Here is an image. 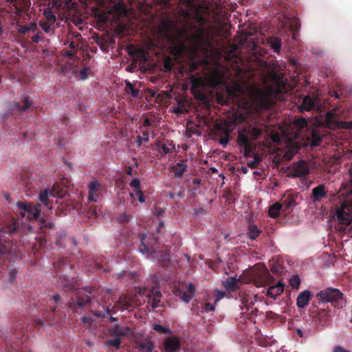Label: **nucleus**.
<instances>
[{
    "label": "nucleus",
    "mask_w": 352,
    "mask_h": 352,
    "mask_svg": "<svg viewBox=\"0 0 352 352\" xmlns=\"http://www.w3.org/2000/svg\"><path fill=\"white\" fill-rule=\"evenodd\" d=\"M25 223L14 216L8 215L3 221V226L0 228V265L5 261H12L17 256L16 247L11 241L4 239L6 235H10L19 230Z\"/></svg>",
    "instance_id": "f257e3e1"
},
{
    "label": "nucleus",
    "mask_w": 352,
    "mask_h": 352,
    "mask_svg": "<svg viewBox=\"0 0 352 352\" xmlns=\"http://www.w3.org/2000/svg\"><path fill=\"white\" fill-rule=\"evenodd\" d=\"M162 28L171 45L170 52L177 58H182L186 53V43L190 38H197L195 34H190L187 28L173 25L169 21H164Z\"/></svg>",
    "instance_id": "f03ea898"
},
{
    "label": "nucleus",
    "mask_w": 352,
    "mask_h": 352,
    "mask_svg": "<svg viewBox=\"0 0 352 352\" xmlns=\"http://www.w3.org/2000/svg\"><path fill=\"white\" fill-rule=\"evenodd\" d=\"M50 309L43 313V319L35 318L32 320V325L38 331H44L47 327H53L61 320V316L56 309V306H51Z\"/></svg>",
    "instance_id": "7ed1b4c3"
},
{
    "label": "nucleus",
    "mask_w": 352,
    "mask_h": 352,
    "mask_svg": "<svg viewBox=\"0 0 352 352\" xmlns=\"http://www.w3.org/2000/svg\"><path fill=\"white\" fill-rule=\"evenodd\" d=\"M316 297L322 302H331L335 307H342L343 294L338 289L328 287L318 292Z\"/></svg>",
    "instance_id": "20e7f679"
},
{
    "label": "nucleus",
    "mask_w": 352,
    "mask_h": 352,
    "mask_svg": "<svg viewBox=\"0 0 352 352\" xmlns=\"http://www.w3.org/2000/svg\"><path fill=\"white\" fill-rule=\"evenodd\" d=\"M253 102L259 111L272 108L274 103L272 90L269 89L256 91L253 96Z\"/></svg>",
    "instance_id": "39448f33"
},
{
    "label": "nucleus",
    "mask_w": 352,
    "mask_h": 352,
    "mask_svg": "<svg viewBox=\"0 0 352 352\" xmlns=\"http://www.w3.org/2000/svg\"><path fill=\"white\" fill-rule=\"evenodd\" d=\"M16 206L22 218H25L26 220H37L39 219L41 212V205L40 204L32 206L27 202L18 201Z\"/></svg>",
    "instance_id": "423d86ee"
},
{
    "label": "nucleus",
    "mask_w": 352,
    "mask_h": 352,
    "mask_svg": "<svg viewBox=\"0 0 352 352\" xmlns=\"http://www.w3.org/2000/svg\"><path fill=\"white\" fill-rule=\"evenodd\" d=\"M337 219L340 223L350 225L352 221V201H344L337 210Z\"/></svg>",
    "instance_id": "0eeeda50"
},
{
    "label": "nucleus",
    "mask_w": 352,
    "mask_h": 352,
    "mask_svg": "<svg viewBox=\"0 0 352 352\" xmlns=\"http://www.w3.org/2000/svg\"><path fill=\"white\" fill-rule=\"evenodd\" d=\"M105 187L98 180H94L88 184V197L89 202H98L102 197Z\"/></svg>",
    "instance_id": "6e6552de"
},
{
    "label": "nucleus",
    "mask_w": 352,
    "mask_h": 352,
    "mask_svg": "<svg viewBox=\"0 0 352 352\" xmlns=\"http://www.w3.org/2000/svg\"><path fill=\"white\" fill-rule=\"evenodd\" d=\"M288 175L291 177H300L308 175L310 173L309 166L305 160H299L293 162L289 167Z\"/></svg>",
    "instance_id": "1a4fd4ad"
},
{
    "label": "nucleus",
    "mask_w": 352,
    "mask_h": 352,
    "mask_svg": "<svg viewBox=\"0 0 352 352\" xmlns=\"http://www.w3.org/2000/svg\"><path fill=\"white\" fill-rule=\"evenodd\" d=\"M273 277L265 267H261L252 274L254 284L258 287H265L267 284L270 283Z\"/></svg>",
    "instance_id": "9d476101"
},
{
    "label": "nucleus",
    "mask_w": 352,
    "mask_h": 352,
    "mask_svg": "<svg viewBox=\"0 0 352 352\" xmlns=\"http://www.w3.org/2000/svg\"><path fill=\"white\" fill-rule=\"evenodd\" d=\"M320 98L318 95L310 96L307 95L302 99L301 104L298 107V110L301 113L309 111L311 110L318 111L320 108Z\"/></svg>",
    "instance_id": "9b49d317"
},
{
    "label": "nucleus",
    "mask_w": 352,
    "mask_h": 352,
    "mask_svg": "<svg viewBox=\"0 0 352 352\" xmlns=\"http://www.w3.org/2000/svg\"><path fill=\"white\" fill-rule=\"evenodd\" d=\"M55 225L52 221L45 220L43 218L41 219L40 229L41 232L44 234L43 237H39L40 247H43L47 241L52 240V232H54Z\"/></svg>",
    "instance_id": "f8f14e48"
},
{
    "label": "nucleus",
    "mask_w": 352,
    "mask_h": 352,
    "mask_svg": "<svg viewBox=\"0 0 352 352\" xmlns=\"http://www.w3.org/2000/svg\"><path fill=\"white\" fill-rule=\"evenodd\" d=\"M79 280L77 278H72L69 280L65 276H60L58 280V286L65 293H70L78 290L80 287Z\"/></svg>",
    "instance_id": "ddd939ff"
},
{
    "label": "nucleus",
    "mask_w": 352,
    "mask_h": 352,
    "mask_svg": "<svg viewBox=\"0 0 352 352\" xmlns=\"http://www.w3.org/2000/svg\"><path fill=\"white\" fill-rule=\"evenodd\" d=\"M91 301L90 297L83 292V291L78 290L76 293V299L72 298L68 303L69 308L76 309L83 307L85 305L89 303Z\"/></svg>",
    "instance_id": "4468645a"
},
{
    "label": "nucleus",
    "mask_w": 352,
    "mask_h": 352,
    "mask_svg": "<svg viewBox=\"0 0 352 352\" xmlns=\"http://www.w3.org/2000/svg\"><path fill=\"white\" fill-rule=\"evenodd\" d=\"M58 186L54 185L52 188L49 190L48 189H45L41 190L38 195V199L41 202H42L47 208H51V201L49 199V195L52 197H61L62 194L58 190Z\"/></svg>",
    "instance_id": "2eb2a0df"
},
{
    "label": "nucleus",
    "mask_w": 352,
    "mask_h": 352,
    "mask_svg": "<svg viewBox=\"0 0 352 352\" xmlns=\"http://www.w3.org/2000/svg\"><path fill=\"white\" fill-rule=\"evenodd\" d=\"M32 107V100L30 96H25L20 102H14L10 107L12 111L19 113L28 111Z\"/></svg>",
    "instance_id": "dca6fc26"
},
{
    "label": "nucleus",
    "mask_w": 352,
    "mask_h": 352,
    "mask_svg": "<svg viewBox=\"0 0 352 352\" xmlns=\"http://www.w3.org/2000/svg\"><path fill=\"white\" fill-rule=\"evenodd\" d=\"M181 346L180 340L175 336L167 338L164 342L165 352H178Z\"/></svg>",
    "instance_id": "f3484780"
},
{
    "label": "nucleus",
    "mask_w": 352,
    "mask_h": 352,
    "mask_svg": "<svg viewBox=\"0 0 352 352\" xmlns=\"http://www.w3.org/2000/svg\"><path fill=\"white\" fill-rule=\"evenodd\" d=\"M237 143L241 147L244 148L245 155L248 157V153L252 150L249 137L244 132L239 131L237 137Z\"/></svg>",
    "instance_id": "a211bd4d"
},
{
    "label": "nucleus",
    "mask_w": 352,
    "mask_h": 352,
    "mask_svg": "<svg viewBox=\"0 0 352 352\" xmlns=\"http://www.w3.org/2000/svg\"><path fill=\"white\" fill-rule=\"evenodd\" d=\"M327 197L324 184L318 185L311 190V199L314 203L320 202L322 199Z\"/></svg>",
    "instance_id": "6ab92c4d"
},
{
    "label": "nucleus",
    "mask_w": 352,
    "mask_h": 352,
    "mask_svg": "<svg viewBox=\"0 0 352 352\" xmlns=\"http://www.w3.org/2000/svg\"><path fill=\"white\" fill-rule=\"evenodd\" d=\"M334 111L335 110L329 111L325 113L323 119V124L326 127L332 129L339 125V122L337 120V114Z\"/></svg>",
    "instance_id": "aec40b11"
},
{
    "label": "nucleus",
    "mask_w": 352,
    "mask_h": 352,
    "mask_svg": "<svg viewBox=\"0 0 352 352\" xmlns=\"http://www.w3.org/2000/svg\"><path fill=\"white\" fill-rule=\"evenodd\" d=\"M330 311L324 309L312 311L313 317L319 325H324L328 321Z\"/></svg>",
    "instance_id": "412c9836"
},
{
    "label": "nucleus",
    "mask_w": 352,
    "mask_h": 352,
    "mask_svg": "<svg viewBox=\"0 0 352 352\" xmlns=\"http://www.w3.org/2000/svg\"><path fill=\"white\" fill-rule=\"evenodd\" d=\"M135 296L122 295L118 300V305L121 309L129 310L133 307Z\"/></svg>",
    "instance_id": "4be33fe9"
},
{
    "label": "nucleus",
    "mask_w": 352,
    "mask_h": 352,
    "mask_svg": "<svg viewBox=\"0 0 352 352\" xmlns=\"http://www.w3.org/2000/svg\"><path fill=\"white\" fill-rule=\"evenodd\" d=\"M146 234H142L141 237V245L140 246V251L143 254H153L156 252V248L153 245L155 243V239H152L151 243L145 242Z\"/></svg>",
    "instance_id": "5701e85b"
},
{
    "label": "nucleus",
    "mask_w": 352,
    "mask_h": 352,
    "mask_svg": "<svg viewBox=\"0 0 352 352\" xmlns=\"http://www.w3.org/2000/svg\"><path fill=\"white\" fill-rule=\"evenodd\" d=\"M311 297V294L309 290H304L300 292L296 298V306L298 308H304L306 307Z\"/></svg>",
    "instance_id": "b1692460"
},
{
    "label": "nucleus",
    "mask_w": 352,
    "mask_h": 352,
    "mask_svg": "<svg viewBox=\"0 0 352 352\" xmlns=\"http://www.w3.org/2000/svg\"><path fill=\"white\" fill-rule=\"evenodd\" d=\"M137 348L142 352H153L155 347L150 338H146L136 342Z\"/></svg>",
    "instance_id": "393cba45"
},
{
    "label": "nucleus",
    "mask_w": 352,
    "mask_h": 352,
    "mask_svg": "<svg viewBox=\"0 0 352 352\" xmlns=\"http://www.w3.org/2000/svg\"><path fill=\"white\" fill-rule=\"evenodd\" d=\"M285 287L284 283L278 281L276 285L271 286L267 291V296L276 299L278 296L283 292Z\"/></svg>",
    "instance_id": "a878e982"
},
{
    "label": "nucleus",
    "mask_w": 352,
    "mask_h": 352,
    "mask_svg": "<svg viewBox=\"0 0 352 352\" xmlns=\"http://www.w3.org/2000/svg\"><path fill=\"white\" fill-rule=\"evenodd\" d=\"M186 161L182 160L171 167V171L174 173L175 177L181 178L184 173L186 171Z\"/></svg>",
    "instance_id": "bb28decb"
},
{
    "label": "nucleus",
    "mask_w": 352,
    "mask_h": 352,
    "mask_svg": "<svg viewBox=\"0 0 352 352\" xmlns=\"http://www.w3.org/2000/svg\"><path fill=\"white\" fill-rule=\"evenodd\" d=\"M19 182L26 192L34 188L32 179L26 173H23L21 175Z\"/></svg>",
    "instance_id": "cd10ccee"
},
{
    "label": "nucleus",
    "mask_w": 352,
    "mask_h": 352,
    "mask_svg": "<svg viewBox=\"0 0 352 352\" xmlns=\"http://www.w3.org/2000/svg\"><path fill=\"white\" fill-rule=\"evenodd\" d=\"M267 43L270 45L271 49L276 53H279L281 46H282V41L280 38L278 37H269L267 39Z\"/></svg>",
    "instance_id": "c85d7f7f"
},
{
    "label": "nucleus",
    "mask_w": 352,
    "mask_h": 352,
    "mask_svg": "<svg viewBox=\"0 0 352 352\" xmlns=\"http://www.w3.org/2000/svg\"><path fill=\"white\" fill-rule=\"evenodd\" d=\"M38 25L45 33L51 34H54L55 30L58 28V25L57 23L56 25L50 24L43 19H41L39 21Z\"/></svg>",
    "instance_id": "c756f323"
},
{
    "label": "nucleus",
    "mask_w": 352,
    "mask_h": 352,
    "mask_svg": "<svg viewBox=\"0 0 352 352\" xmlns=\"http://www.w3.org/2000/svg\"><path fill=\"white\" fill-rule=\"evenodd\" d=\"M173 294L179 297V298L185 302H189L192 299V295L188 294L186 291L181 289L180 287H175L173 289Z\"/></svg>",
    "instance_id": "7c9ffc66"
},
{
    "label": "nucleus",
    "mask_w": 352,
    "mask_h": 352,
    "mask_svg": "<svg viewBox=\"0 0 352 352\" xmlns=\"http://www.w3.org/2000/svg\"><path fill=\"white\" fill-rule=\"evenodd\" d=\"M155 146V149L157 150L162 155H166L170 153L171 152V148H170V146H172V148H175V145L173 144L172 141L168 144V146L164 144H161L160 142H157Z\"/></svg>",
    "instance_id": "2f4dec72"
},
{
    "label": "nucleus",
    "mask_w": 352,
    "mask_h": 352,
    "mask_svg": "<svg viewBox=\"0 0 352 352\" xmlns=\"http://www.w3.org/2000/svg\"><path fill=\"white\" fill-rule=\"evenodd\" d=\"M43 19L50 24L56 25V16L50 8L44 10Z\"/></svg>",
    "instance_id": "473e14b6"
},
{
    "label": "nucleus",
    "mask_w": 352,
    "mask_h": 352,
    "mask_svg": "<svg viewBox=\"0 0 352 352\" xmlns=\"http://www.w3.org/2000/svg\"><path fill=\"white\" fill-rule=\"evenodd\" d=\"M205 86L204 80L200 77H192V87L191 91L192 94H195V91H199V89H203Z\"/></svg>",
    "instance_id": "72a5a7b5"
},
{
    "label": "nucleus",
    "mask_w": 352,
    "mask_h": 352,
    "mask_svg": "<svg viewBox=\"0 0 352 352\" xmlns=\"http://www.w3.org/2000/svg\"><path fill=\"white\" fill-rule=\"evenodd\" d=\"M261 232V231L259 230L256 225L253 223H249L247 234L250 239L254 240L256 237L258 236Z\"/></svg>",
    "instance_id": "f704fd0d"
},
{
    "label": "nucleus",
    "mask_w": 352,
    "mask_h": 352,
    "mask_svg": "<svg viewBox=\"0 0 352 352\" xmlns=\"http://www.w3.org/2000/svg\"><path fill=\"white\" fill-rule=\"evenodd\" d=\"M281 210H283V205L280 203L276 202L270 206L269 216L272 218H276L279 216Z\"/></svg>",
    "instance_id": "c9c22d12"
},
{
    "label": "nucleus",
    "mask_w": 352,
    "mask_h": 352,
    "mask_svg": "<svg viewBox=\"0 0 352 352\" xmlns=\"http://www.w3.org/2000/svg\"><path fill=\"white\" fill-rule=\"evenodd\" d=\"M224 287L228 291H234L237 288V279L235 277H229L224 282Z\"/></svg>",
    "instance_id": "e433bc0d"
},
{
    "label": "nucleus",
    "mask_w": 352,
    "mask_h": 352,
    "mask_svg": "<svg viewBox=\"0 0 352 352\" xmlns=\"http://www.w3.org/2000/svg\"><path fill=\"white\" fill-rule=\"evenodd\" d=\"M109 333L110 336L112 337H122V327H120L118 324H115L109 328Z\"/></svg>",
    "instance_id": "4c0bfd02"
},
{
    "label": "nucleus",
    "mask_w": 352,
    "mask_h": 352,
    "mask_svg": "<svg viewBox=\"0 0 352 352\" xmlns=\"http://www.w3.org/2000/svg\"><path fill=\"white\" fill-rule=\"evenodd\" d=\"M104 344L109 347H113L116 349H119L121 345L120 338L116 337L113 339H108L104 341Z\"/></svg>",
    "instance_id": "58836bf2"
},
{
    "label": "nucleus",
    "mask_w": 352,
    "mask_h": 352,
    "mask_svg": "<svg viewBox=\"0 0 352 352\" xmlns=\"http://www.w3.org/2000/svg\"><path fill=\"white\" fill-rule=\"evenodd\" d=\"M283 205V210H289L295 204V200L292 196H287L281 204Z\"/></svg>",
    "instance_id": "ea45409f"
},
{
    "label": "nucleus",
    "mask_w": 352,
    "mask_h": 352,
    "mask_svg": "<svg viewBox=\"0 0 352 352\" xmlns=\"http://www.w3.org/2000/svg\"><path fill=\"white\" fill-rule=\"evenodd\" d=\"M65 232L64 230H60L56 232L55 234L54 242L57 246H62L63 245V242L65 239Z\"/></svg>",
    "instance_id": "a19ab883"
},
{
    "label": "nucleus",
    "mask_w": 352,
    "mask_h": 352,
    "mask_svg": "<svg viewBox=\"0 0 352 352\" xmlns=\"http://www.w3.org/2000/svg\"><path fill=\"white\" fill-rule=\"evenodd\" d=\"M130 196L132 199H137L140 203H144L145 201V197L141 189L138 190H133V192H130Z\"/></svg>",
    "instance_id": "79ce46f5"
},
{
    "label": "nucleus",
    "mask_w": 352,
    "mask_h": 352,
    "mask_svg": "<svg viewBox=\"0 0 352 352\" xmlns=\"http://www.w3.org/2000/svg\"><path fill=\"white\" fill-rule=\"evenodd\" d=\"M138 294L139 296H145L147 298H151L153 296V288L150 289L146 287H140L138 289Z\"/></svg>",
    "instance_id": "37998d69"
},
{
    "label": "nucleus",
    "mask_w": 352,
    "mask_h": 352,
    "mask_svg": "<svg viewBox=\"0 0 352 352\" xmlns=\"http://www.w3.org/2000/svg\"><path fill=\"white\" fill-rule=\"evenodd\" d=\"M300 28V23L298 20L296 19L294 20L290 25L289 29L291 31L294 32L292 38L294 40H296V33H297Z\"/></svg>",
    "instance_id": "c03bdc74"
},
{
    "label": "nucleus",
    "mask_w": 352,
    "mask_h": 352,
    "mask_svg": "<svg viewBox=\"0 0 352 352\" xmlns=\"http://www.w3.org/2000/svg\"><path fill=\"white\" fill-rule=\"evenodd\" d=\"M126 91L131 94L134 98L137 97L139 94L138 89H135L134 85L130 82H128L126 84Z\"/></svg>",
    "instance_id": "a18cd8bd"
},
{
    "label": "nucleus",
    "mask_w": 352,
    "mask_h": 352,
    "mask_svg": "<svg viewBox=\"0 0 352 352\" xmlns=\"http://www.w3.org/2000/svg\"><path fill=\"white\" fill-rule=\"evenodd\" d=\"M289 284L293 289H298L300 285V278L298 275H292L289 279Z\"/></svg>",
    "instance_id": "49530a36"
},
{
    "label": "nucleus",
    "mask_w": 352,
    "mask_h": 352,
    "mask_svg": "<svg viewBox=\"0 0 352 352\" xmlns=\"http://www.w3.org/2000/svg\"><path fill=\"white\" fill-rule=\"evenodd\" d=\"M311 145L315 146H319L320 142H322V138L320 136L319 134H318V133L315 130H314L311 132Z\"/></svg>",
    "instance_id": "de8ad7c7"
},
{
    "label": "nucleus",
    "mask_w": 352,
    "mask_h": 352,
    "mask_svg": "<svg viewBox=\"0 0 352 352\" xmlns=\"http://www.w3.org/2000/svg\"><path fill=\"white\" fill-rule=\"evenodd\" d=\"M95 18L98 21V22L105 24L109 21V16L107 14L104 12H102L100 13L94 14Z\"/></svg>",
    "instance_id": "09e8293b"
},
{
    "label": "nucleus",
    "mask_w": 352,
    "mask_h": 352,
    "mask_svg": "<svg viewBox=\"0 0 352 352\" xmlns=\"http://www.w3.org/2000/svg\"><path fill=\"white\" fill-rule=\"evenodd\" d=\"M153 329L164 334L169 335L171 333V331L168 328L158 324L153 325Z\"/></svg>",
    "instance_id": "8fccbe9b"
},
{
    "label": "nucleus",
    "mask_w": 352,
    "mask_h": 352,
    "mask_svg": "<svg viewBox=\"0 0 352 352\" xmlns=\"http://www.w3.org/2000/svg\"><path fill=\"white\" fill-rule=\"evenodd\" d=\"M294 123L298 127H299L300 129L307 127L308 125L307 120L305 119V118H300L296 119Z\"/></svg>",
    "instance_id": "3c124183"
},
{
    "label": "nucleus",
    "mask_w": 352,
    "mask_h": 352,
    "mask_svg": "<svg viewBox=\"0 0 352 352\" xmlns=\"http://www.w3.org/2000/svg\"><path fill=\"white\" fill-rule=\"evenodd\" d=\"M131 216L126 213H122L117 217L118 221L120 223H126L129 221Z\"/></svg>",
    "instance_id": "603ef678"
},
{
    "label": "nucleus",
    "mask_w": 352,
    "mask_h": 352,
    "mask_svg": "<svg viewBox=\"0 0 352 352\" xmlns=\"http://www.w3.org/2000/svg\"><path fill=\"white\" fill-rule=\"evenodd\" d=\"M261 159L257 155H254L253 161L248 163V166L251 168H256L257 165L260 163Z\"/></svg>",
    "instance_id": "864d4df0"
},
{
    "label": "nucleus",
    "mask_w": 352,
    "mask_h": 352,
    "mask_svg": "<svg viewBox=\"0 0 352 352\" xmlns=\"http://www.w3.org/2000/svg\"><path fill=\"white\" fill-rule=\"evenodd\" d=\"M18 271L16 268H12L9 272V280L11 283H13L16 278Z\"/></svg>",
    "instance_id": "5fc2aeb1"
},
{
    "label": "nucleus",
    "mask_w": 352,
    "mask_h": 352,
    "mask_svg": "<svg viewBox=\"0 0 352 352\" xmlns=\"http://www.w3.org/2000/svg\"><path fill=\"white\" fill-rule=\"evenodd\" d=\"M129 186L134 188L133 190H140V182L137 178L132 179L129 183Z\"/></svg>",
    "instance_id": "6e6d98bb"
},
{
    "label": "nucleus",
    "mask_w": 352,
    "mask_h": 352,
    "mask_svg": "<svg viewBox=\"0 0 352 352\" xmlns=\"http://www.w3.org/2000/svg\"><path fill=\"white\" fill-rule=\"evenodd\" d=\"M132 334L133 331L129 326L122 327V336H131Z\"/></svg>",
    "instance_id": "4d7b16f0"
},
{
    "label": "nucleus",
    "mask_w": 352,
    "mask_h": 352,
    "mask_svg": "<svg viewBox=\"0 0 352 352\" xmlns=\"http://www.w3.org/2000/svg\"><path fill=\"white\" fill-rule=\"evenodd\" d=\"M43 39L41 32H38L36 35L32 37V41L34 43H38Z\"/></svg>",
    "instance_id": "13d9d810"
},
{
    "label": "nucleus",
    "mask_w": 352,
    "mask_h": 352,
    "mask_svg": "<svg viewBox=\"0 0 352 352\" xmlns=\"http://www.w3.org/2000/svg\"><path fill=\"white\" fill-rule=\"evenodd\" d=\"M87 214L90 217H96V215H97L96 206H91L87 210Z\"/></svg>",
    "instance_id": "bf43d9fd"
},
{
    "label": "nucleus",
    "mask_w": 352,
    "mask_h": 352,
    "mask_svg": "<svg viewBox=\"0 0 352 352\" xmlns=\"http://www.w3.org/2000/svg\"><path fill=\"white\" fill-rule=\"evenodd\" d=\"M186 290H187L186 292L188 294H191L192 295V298L194 294H195V287L194 285L192 283H189L186 286Z\"/></svg>",
    "instance_id": "052dcab7"
},
{
    "label": "nucleus",
    "mask_w": 352,
    "mask_h": 352,
    "mask_svg": "<svg viewBox=\"0 0 352 352\" xmlns=\"http://www.w3.org/2000/svg\"><path fill=\"white\" fill-rule=\"evenodd\" d=\"M164 67L166 72H170L172 70L173 65H172L170 59L168 58V59L165 60V61L164 63Z\"/></svg>",
    "instance_id": "680f3d73"
},
{
    "label": "nucleus",
    "mask_w": 352,
    "mask_h": 352,
    "mask_svg": "<svg viewBox=\"0 0 352 352\" xmlns=\"http://www.w3.org/2000/svg\"><path fill=\"white\" fill-rule=\"evenodd\" d=\"M151 299L152 300L153 309H155L160 306V298H157V296H154V297H151Z\"/></svg>",
    "instance_id": "e2e57ef3"
},
{
    "label": "nucleus",
    "mask_w": 352,
    "mask_h": 352,
    "mask_svg": "<svg viewBox=\"0 0 352 352\" xmlns=\"http://www.w3.org/2000/svg\"><path fill=\"white\" fill-rule=\"evenodd\" d=\"M172 111L176 114H182V113H184L186 111H185L184 108L177 106V107H174L173 108Z\"/></svg>",
    "instance_id": "0e129e2a"
},
{
    "label": "nucleus",
    "mask_w": 352,
    "mask_h": 352,
    "mask_svg": "<svg viewBox=\"0 0 352 352\" xmlns=\"http://www.w3.org/2000/svg\"><path fill=\"white\" fill-rule=\"evenodd\" d=\"M228 136H229V133L227 132L226 133V135L223 138H221L220 140V144L223 146H226L228 143Z\"/></svg>",
    "instance_id": "69168bd1"
},
{
    "label": "nucleus",
    "mask_w": 352,
    "mask_h": 352,
    "mask_svg": "<svg viewBox=\"0 0 352 352\" xmlns=\"http://www.w3.org/2000/svg\"><path fill=\"white\" fill-rule=\"evenodd\" d=\"M142 139L144 142H148L149 141V132L148 130L142 131Z\"/></svg>",
    "instance_id": "338daca9"
},
{
    "label": "nucleus",
    "mask_w": 352,
    "mask_h": 352,
    "mask_svg": "<svg viewBox=\"0 0 352 352\" xmlns=\"http://www.w3.org/2000/svg\"><path fill=\"white\" fill-rule=\"evenodd\" d=\"M333 352H350V351L344 349L341 346H336L333 349Z\"/></svg>",
    "instance_id": "774afa93"
}]
</instances>
